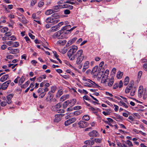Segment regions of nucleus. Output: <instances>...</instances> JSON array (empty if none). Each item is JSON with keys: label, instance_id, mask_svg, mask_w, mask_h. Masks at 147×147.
Returning <instances> with one entry per match:
<instances>
[{"label": "nucleus", "instance_id": "f257e3e1", "mask_svg": "<svg viewBox=\"0 0 147 147\" xmlns=\"http://www.w3.org/2000/svg\"><path fill=\"white\" fill-rule=\"evenodd\" d=\"M59 17L57 13H55L53 14L51 17L47 18L45 21L48 24L51 23L55 24L59 21L60 20L58 19Z\"/></svg>", "mask_w": 147, "mask_h": 147}, {"label": "nucleus", "instance_id": "f03ea898", "mask_svg": "<svg viewBox=\"0 0 147 147\" xmlns=\"http://www.w3.org/2000/svg\"><path fill=\"white\" fill-rule=\"evenodd\" d=\"M78 49V47L75 45H72L70 47V49L67 52V56L70 59L73 60L75 59V55H73Z\"/></svg>", "mask_w": 147, "mask_h": 147}, {"label": "nucleus", "instance_id": "7ed1b4c3", "mask_svg": "<svg viewBox=\"0 0 147 147\" xmlns=\"http://www.w3.org/2000/svg\"><path fill=\"white\" fill-rule=\"evenodd\" d=\"M75 57H77L76 63L77 64H80L83 61L84 58V55L83 54V51L82 49L79 50L75 55Z\"/></svg>", "mask_w": 147, "mask_h": 147}, {"label": "nucleus", "instance_id": "20e7f679", "mask_svg": "<svg viewBox=\"0 0 147 147\" xmlns=\"http://www.w3.org/2000/svg\"><path fill=\"white\" fill-rule=\"evenodd\" d=\"M61 30L56 32L53 35V37L54 38H57L58 39H62L64 37L63 35L64 33L63 32L61 33Z\"/></svg>", "mask_w": 147, "mask_h": 147}, {"label": "nucleus", "instance_id": "39448f33", "mask_svg": "<svg viewBox=\"0 0 147 147\" xmlns=\"http://www.w3.org/2000/svg\"><path fill=\"white\" fill-rule=\"evenodd\" d=\"M67 5L64 4L62 5H58L53 6L52 8L54 12H57L60 9L64 8L67 7Z\"/></svg>", "mask_w": 147, "mask_h": 147}, {"label": "nucleus", "instance_id": "423d86ee", "mask_svg": "<svg viewBox=\"0 0 147 147\" xmlns=\"http://www.w3.org/2000/svg\"><path fill=\"white\" fill-rule=\"evenodd\" d=\"M86 80L88 82L90 83V84H89L88 82L86 83H85L84 84H85L84 85L85 86H88L89 87H92V86H94L95 87H98L99 86L97 84L94 82H93L90 80L88 79Z\"/></svg>", "mask_w": 147, "mask_h": 147}, {"label": "nucleus", "instance_id": "0eeeda50", "mask_svg": "<svg viewBox=\"0 0 147 147\" xmlns=\"http://www.w3.org/2000/svg\"><path fill=\"white\" fill-rule=\"evenodd\" d=\"M109 71L107 69L105 71V72L102 76V81L103 82V83H105L107 82L106 79L107 78V76L109 74Z\"/></svg>", "mask_w": 147, "mask_h": 147}, {"label": "nucleus", "instance_id": "6e6552de", "mask_svg": "<svg viewBox=\"0 0 147 147\" xmlns=\"http://www.w3.org/2000/svg\"><path fill=\"white\" fill-rule=\"evenodd\" d=\"M88 135L90 137H98L99 134L98 132L95 130H93L90 132Z\"/></svg>", "mask_w": 147, "mask_h": 147}, {"label": "nucleus", "instance_id": "1a4fd4ad", "mask_svg": "<svg viewBox=\"0 0 147 147\" xmlns=\"http://www.w3.org/2000/svg\"><path fill=\"white\" fill-rule=\"evenodd\" d=\"M78 125L79 127L84 128L88 126V123L86 122L82 121L78 123Z\"/></svg>", "mask_w": 147, "mask_h": 147}, {"label": "nucleus", "instance_id": "9d476101", "mask_svg": "<svg viewBox=\"0 0 147 147\" xmlns=\"http://www.w3.org/2000/svg\"><path fill=\"white\" fill-rule=\"evenodd\" d=\"M63 116V114H59L56 115H55V118L54 119V121L55 122H59L60 121L61 117Z\"/></svg>", "mask_w": 147, "mask_h": 147}, {"label": "nucleus", "instance_id": "9b49d317", "mask_svg": "<svg viewBox=\"0 0 147 147\" xmlns=\"http://www.w3.org/2000/svg\"><path fill=\"white\" fill-rule=\"evenodd\" d=\"M71 26L70 25H68L63 27L61 29L62 31L66 30V32H64V34L69 33L70 32V29Z\"/></svg>", "mask_w": 147, "mask_h": 147}, {"label": "nucleus", "instance_id": "f8f14e48", "mask_svg": "<svg viewBox=\"0 0 147 147\" xmlns=\"http://www.w3.org/2000/svg\"><path fill=\"white\" fill-rule=\"evenodd\" d=\"M13 94H11L6 96L7 102L8 104H11L12 101L11 99L13 97Z\"/></svg>", "mask_w": 147, "mask_h": 147}, {"label": "nucleus", "instance_id": "ddd939ff", "mask_svg": "<svg viewBox=\"0 0 147 147\" xmlns=\"http://www.w3.org/2000/svg\"><path fill=\"white\" fill-rule=\"evenodd\" d=\"M90 65V62L88 61H86L85 62L83 66V68L82 69L83 72H84L86 69L89 68Z\"/></svg>", "mask_w": 147, "mask_h": 147}, {"label": "nucleus", "instance_id": "4468645a", "mask_svg": "<svg viewBox=\"0 0 147 147\" xmlns=\"http://www.w3.org/2000/svg\"><path fill=\"white\" fill-rule=\"evenodd\" d=\"M20 16V17L18 18L19 20L23 24L27 23V20L24 15H21Z\"/></svg>", "mask_w": 147, "mask_h": 147}, {"label": "nucleus", "instance_id": "2eb2a0df", "mask_svg": "<svg viewBox=\"0 0 147 147\" xmlns=\"http://www.w3.org/2000/svg\"><path fill=\"white\" fill-rule=\"evenodd\" d=\"M11 81L10 80H8L4 82L2 84H1L2 90H4L6 89L8 86L9 84L10 83Z\"/></svg>", "mask_w": 147, "mask_h": 147}, {"label": "nucleus", "instance_id": "dca6fc26", "mask_svg": "<svg viewBox=\"0 0 147 147\" xmlns=\"http://www.w3.org/2000/svg\"><path fill=\"white\" fill-rule=\"evenodd\" d=\"M59 28L57 25L53 26L50 29V30H48L47 33H50L51 32H54L59 30Z\"/></svg>", "mask_w": 147, "mask_h": 147}, {"label": "nucleus", "instance_id": "f3484780", "mask_svg": "<svg viewBox=\"0 0 147 147\" xmlns=\"http://www.w3.org/2000/svg\"><path fill=\"white\" fill-rule=\"evenodd\" d=\"M143 93V87L142 86H139L138 90V95L140 97H142Z\"/></svg>", "mask_w": 147, "mask_h": 147}, {"label": "nucleus", "instance_id": "a211bd4d", "mask_svg": "<svg viewBox=\"0 0 147 147\" xmlns=\"http://www.w3.org/2000/svg\"><path fill=\"white\" fill-rule=\"evenodd\" d=\"M119 104L121 106H122L125 108H127L128 107V106H129V103H127V104H126L122 101H120L119 102Z\"/></svg>", "mask_w": 147, "mask_h": 147}, {"label": "nucleus", "instance_id": "6ab92c4d", "mask_svg": "<svg viewBox=\"0 0 147 147\" xmlns=\"http://www.w3.org/2000/svg\"><path fill=\"white\" fill-rule=\"evenodd\" d=\"M114 119L116 121H118L123 120V117L119 115H117Z\"/></svg>", "mask_w": 147, "mask_h": 147}, {"label": "nucleus", "instance_id": "aec40b11", "mask_svg": "<svg viewBox=\"0 0 147 147\" xmlns=\"http://www.w3.org/2000/svg\"><path fill=\"white\" fill-rule=\"evenodd\" d=\"M44 92H42L39 95V97L41 98H43L46 94V92H47L49 90L48 88H44L43 89Z\"/></svg>", "mask_w": 147, "mask_h": 147}, {"label": "nucleus", "instance_id": "412c9836", "mask_svg": "<svg viewBox=\"0 0 147 147\" xmlns=\"http://www.w3.org/2000/svg\"><path fill=\"white\" fill-rule=\"evenodd\" d=\"M77 38H76L74 37L73 39L70 40L68 42L66 45L67 46H69L70 45L74 43V42L77 40Z\"/></svg>", "mask_w": 147, "mask_h": 147}, {"label": "nucleus", "instance_id": "4be33fe9", "mask_svg": "<svg viewBox=\"0 0 147 147\" xmlns=\"http://www.w3.org/2000/svg\"><path fill=\"white\" fill-rule=\"evenodd\" d=\"M69 94H66L62 96L60 98V100L61 101L63 102L65 100L69 98Z\"/></svg>", "mask_w": 147, "mask_h": 147}, {"label": "nucleus", "instance_id": "5701e85b", "mask_svg": "<svg viewBox=\"0 0 147 147\" xmlns=\"http://www.w3.org/2000/svg\"><path fill=\"white\" fill-rule=\"evenodd\" d=\"M9 77L8 74H6L3 75L1 78L0 81L3 82L6 80Z\"/></svg>", "mask_w": 147, "mask_h": 147}, {"label": "nucleus", "instance_id": "b1692460", "mask_svg": "<svg viewBox=\"0 0 147 147\" xmlns=\"http://www.w3.org/2000/svg\"><path fill=\"white\" fill-rule=\"evenodd\" d=\"M114 82V79L113 78H111L109 80V82L108 83L107 85L109 86H111L113 85Z\"/></svg>", "mask_w": 147, "mask_h": 147}, {"label": "nucleus", "instance_id": "393cba45", "mask_svg": "<svg viewBox=\"0 0 147 147\" xmlns=\"http://www.w3.org/2000/svg\"><path fill=\"white\" fill-rule=\"evenodd\" d=\"M66 42V41L65 40H59L57 42V44L58 45H64Z\"/></svg>", "mask_w": 147, "mask_h": 147}, {"label": "nucleus", "instance_id": "a878e982", "mask_svg": "<svg viewBox=\"0 0 147 147\" xmlns=\"http://www.w3.org/2000/svg\"><path fill=\"white\" fill-rule=\"evenodd\" d=\"M54 13L52 9L47 10L45 13V14L47 15H50L52 13Z\"/></svg>", "mask_w": 147, "mask_h": 147}, {"label": "nucleus", "instance_id": "bb28decb", "mask_svg": "<svg viewBox=\"0 0 147 147\" xmlns=\"http://www.w3.org/2000/svg\"><path fill=\"white\" fill-rule=\"evenodd\" d=\"M85 143L89 145H92L94 144V142L93 140H89L85 141Z\"/></svg>", "mask_w": 147, "mask_h": 147}, {"label": "nucleus", "instance_id": "cd10ccee", "mask_svg": "<svg viewBox=\"0 0 147 147\" xmlns=\"http://www.w3.org/2000/svg\"><path fill=\"white\" fill-rule=\"evenodd\" d=\"M19 52V50L17 49H12L11 51H9L10 53L14 54Z\"/></svg>", "mask_w": 147, "mask_h": 147}, {"label": "nucleus", "instance_id": "c85d7f7f", "mask_svg": "<svg viewBox=\"0 0 147 147\" xmlns=\"http://www.w3.org/2000/svg\"><path fill=\"white\" fill-rule=\"evenodd\" d=\"M90 119L89 116L87 115H84L82 118V119L83 120L86 121H88Z\"/></svg>", "mask_w": 147, "mask_h": 147}, {"label": "nucleus", "instance_id": "c756f323", "mask_svg": "<svg viewBox=\"0 0 147 147\" xmlns=\"http://www.w3.org/2000/svg\"><path fill=\"white\" fill-rule=\"evenodd\" d=\"M123 74V72H121L120 71H119L117 75V77L118 79L121 78Z\"/></svg>", "mask_w": 147, "mask_h": 147}, {"label": "nucleus", "instance_id": "7c9ffc66", "mask_svg": "<svg viewBox=\"0 0 147 147\" xmlns=\"http://www.w3.org/2000/svg\"><path fill=\"white\" fill-rule=\"evenodd\" d=\"M25 80V78L24 76H22L19 80L18 84L21 85L24 82Z\"/></svg>", "mask_w": 147, "mask_h": 147}, {"label": "nucleus", "instance_id": "2f4dec72", "mask_svg": "<svg viewBox=\"0 0 147 147\" xmlns=\"http://www.w3.org/2000/svg\"><path fill=\"white\" fill-rule=\"evenodd\" d=\"M69 100H67L65 101L63 104V107L65 109L67 107L69 104Z\"/></svg>", "mask_w": 147, "mask_h": 147}, {"label": "nucleus", "instance_id": "473e14b6", "mask_svg": "<svg viewBox=\"0 0 147 147\" xmlns=\"http://www.w3.org/2000/svg\"><path fill=\"white\" fill-rule=\"evenodd\" d=\"M129 81V78L128 76L126 77L124 79V85L126 86L128 84Z\"/></svg>", "mask_w": 147, "mask_h": 147}, {"label": "nucleus", "instance_id": "72a5a7b5", "mask_svg": "<svg viewBox=\"0 0 147 147\" xmlns=\"http://www.w3.org/2000/svg\"><path fill=\"white\" fill-rule=\"evenodd\" d=\"M76 99H73L70 101H69V104H70L71 106H73L76 103Z\"/></svg>", "mask_w": 147, "mask_h": 147}, {"label": "nucleus", "instance_id": "f704fd0d", "mask_svg": "<svg viewBox=\"0 0 147 147\" xmlns=\"http://www.w3.org/2000/svg\"><path fill=\"white\" fill-rule=\"evenodd\" d=\"M8 30V28L7 27H5L2 28L0 30V31L1 32L5 33Z\"/></svg>", "mask_w": 147, "mask_h": 147}, {"label": "nucleus", "instance_id": "c9c22d12", "mask_svg": "<svg viewBox=\"0 0 147 147\" xmlns=\"http://www.w3.org/2000/svg\"><path fill=\"white\" fill-rule=\"evenodd\" d=\"M82 113V111H76L74 112L72 114L74 115L77 116L79 115Z\"/></svg>", "mask_w": 147, "mask_h": 147}, {"label": "nucleus", "instance_id": "e433bc0d", "mask_svg": "<svg viewBox=\"0 0 147 147\" xmlns=\"http://www.w3.org/2000/svg\"><path fill=\"white\" fill-rule=\"evenodd\" d=\"M132 88H131V87L128 86L125 89V93L126 94L129 93L130 92V90H131Z\"/></svg>", "mask_w": 147, "mask_h": 147}, {"label": "nucleus", "instance_id": "4c0bfd02", "mask_svg": "<svg viewBox=\"0 0 147 147\" xmlns=\"http://www.w3.org/2000/svg\"><path fill=\"white\" fill-rule=\"evenodd\" d=\"M142 72L141 71H139L138 73V80L140 81L142 75Z\"/></svg>", "mask_w": 147, "mask_h": 147}, {"label": "nucleus", "instance_id": "58836bf2", "mask_svg": "<svg viewBox=\"0 0 147 147\" xmlns=\"http://www.w3.org/2000/svg\"><path fill=\"white\" fill-rule=\"evenodd\" d=\"M125 143L128 145L129 147H132L133 146L132 142L129 140H127Z\"/></svg>", "mask_w": 147, "mask_h": 147}, {"label": "nucleus", "instance_id": "ea45409f", "mask_svg": "<svg viewBox=\"0 0 147 147\" xmlns=\"http://www.w3.org/2000/svg\"><path fill=\"white\" fill-rule=\"evenodd\" d=\"M78 91L81 93H85L86 94L88 93V92L86 90L84 89L81 90L79 89L78 90Z\"/></svg>", "mask_w": 147, "mask_h": 147}, {"label": "nucleus", "instance_id": "a19ab883", "mask_svg": "<svg viewBox=\"0 0 147 147\" xmlns=\"http://www.w3.org/2000/svg\"><path fill=\"white\" fill-rule=\"evenodd\" d=\"M16 40V38L15 36L13 35L10 37H9L7 38V40Z\"/></svg>", "mask_w": 147, "mask_h": 147}, {"label": "nucleus", "instance_id": "79ce46f5", "mask_svg": "<svg viewBox=\"0 0 147 147\" xmlns=\"http://www.w3.org/2000/svg\"><path fill=\"white\" fill-rule=\"evenodd\" d=\"M98 68V66H95L92 69V72L93 73H95L97 71Z\"/></svg>", "mask_w": 147, "mask_h": 147}, {"label": "nucleus", "instance_id": "37998d69", "mask_svg": "<svg viewBox=\"0 0 147 147\" xmlns=\"http://www.w3.org/2000/svg\"><path fill=\"white\" fill-rule=\"evenodd\" d=\"M57 88L55 86H52L51 88V92H52L54 93L55 92Z\"/></svg>", "mask_w": 147, "mask_h": 147}, {"label": "nucleus", "instance_id": "c03bdc74", "mask_svg": "<svg viewBox=\"0 0 147 147\" xmlns=\"http://www.w3.org/2000/svg\"><path fill=\"white\" fill-rule=\"evenodd\" d=\"M71 123H72L76 121V119L75 117H73L69 119Z\"/></svg>", "mask_w": 147, "mask_h": 147}, {"label": "nucleus", "instance_id": "a18cd8bd", "mask_svg": "<svg viewBox=\"0 0 147 147\" xmlns=\"http://www.w3.org/2000/svg\"><path fill=\"white\" fill-rule=\"evenodd\" d=\"M63 92L62 90H59L58 91L57 96H58V95L59 96H60L63 94Z\"/></svg>", "mask_w": 147, "mask_h": 147}, {"label": "nucleus", "instance_id": "49530a36", "mask_svg": "<svg viewBox=\"0 0 147 147\" xmlns=\"http://www.w3.org/2000/svg\"><path fill=\"white\" fill-rule=\"evenodd\" d=\"M54 107L56 109V110H57L56 109H59L61 107V104L60 103H59L57 105H55Z\"/></svg>", "mask_w": 147, "mask_h": 147}, {"label": "nucleus", "instance_id": "de8ad7c7", "mask_svg": "<svg viewBox=\"0 0 147 147\" xmlns=\"http://www.w3.org/2000/svg\"><path fill=\"white\" fill-rule=\"evenodd\" d=\"M13 44V47H17L19 45V43L17 42H15Z\"/></svg>", "mask_w": 147, "mask_h": 147}, {"label": "nucleus", "instance_id": "09e8293b", "mask_svg": "<svg viewBox=\"0 0 147 147\" xmlns=\"http://www.w3.org/2000/svg\"><path fill=\"white\" fill-rule=\"evenodd\" d=\"M7 101H5L1 102L0 103L2 107H4L7 105Z\"/></svg>", "mask_w": 147, "mask_h": 147}, {"label": "nucleus", "instance_id": "8fccbe9b", "mask_svg": "<svg viewBox=\"0 0 147 147\" xmlns=\"http://www.w3.org/2000/svg\"><path fill=\"white\" fill-rule=\"evenodd\" d=\"M102 139L101 138H96L95 141L97 143H100L101 142Z\"/></svg>", "mask_w": 147, "mask_h": 147}, {"label": "nucleus", "instance_id": "3c124183", "mask_svg": "<svg viewBox=\"0 0 147 147\" xmlns=\"http://www.w3.org/2000/svg\"><path fill=\"white\" fill-rule=\"evenodd\" d=\"M71 123L70 122V121L69 119L65 121V126H67Z\"/></svg>", "mask_w": 147, "mask_h": 147}, {"label": "nucleus", "instance_id": "603ef678", "mask_svg": "<svg viewBox=\"0 0 147 147\" xmlns=\"http://www.w3.org/2000/svg\"><path fill=\"white\" fill-rule=\"evenodd\" d=\"M44 92L43 89L42 88H39L37 90V92L38 93H41L43 92Z\"/></svg>", "mask_w": 147, "mask_h": 147}, {"label": "nucleus", "instance_id": "864d4df0", "mask_svg": "<svg viewBox=\"0 0 147 147\" xmlns=\"http://www.w3.org/2000/svg\"><path fill=\"white\" fill-rule=\"evenodd\" d=\"M11 33L10 32H8L5 34V35L6 36H10L11 35Z\"/></svg>", "mask_w": 147, "mask_h": 147}, {"label": "nucleus", "instance_id": "5fc2aeb1", "mask_svg": "<svg viewBox=\"0 0 147 147\" xmlns=\"http://www.w3.org/2000/svg\"><path fill=\"white\" fill-rule=\"evenodd\" d=\"M83 99H84V101L85 100H89L90 99L89 98V97L87 96V95H85L83 97Z\"/></svg>", "mask_w": 147, "mask_h": 147}, {"label": "nucleus", "instance_id": "6e6d98bb", "mask_svg": "<svg viewBox=\"0 0 147 147\" xmlns=\"http://www.w3.org/2000/svg\"><path fill=\"white\" fill-rule=\"evenodd\" d=\"M65 2H64L63 0H60L57 2V3L58 4V5H60L61 4H63V3H65Z\"/></svg>", "mask_w": 147, "mask_h": 147}, {"label": "nucleus", "instance_id": "4d7b16f0", "mask_svg": "<svg viewBox=\"0 0 147 147\" xmlns=\"http://www.w3.org/2000/svg\"><path fill=\"white\" fill-rule=\"evenodd\" d=\"M37 0H32L31 2L30 5L32 6L34 5L36 3Z\"/></svg>", "mask_w": 147, "mask_h": 147}, {"label": "nucleus", "instance_id": "13d9d810", "mask_svg": "<svg viewBox=\"0 0 147 147\" xmlns=\"http://www.w3.org/2000/svg\"><path fill=\"white\" fill-rule=\"evenodd\" d=\"M44 4V3L43 2H40L38 3V6L40 7H42Z\"/></svg>", "mask_w": 147, "mask_h": 147}, {"label": "nucleus", "instance_id": "bf43d9fd", "mask_svg": "<svg viewBox=\"0 0 147 147\" xmlns=\"http://www.w3.org/2000/svg\"><path fill=\"white\" fill-rule=\"evenodd\" d=\"M134 84V82L133 81H131L128 86L131 87V88H132V86Z\"/></svg>", "mask_w": 147, "mask_h": 147}, {"label": "nucleus", "instance_id": "052dcab7", "mask_svg": "<svg viewBox=\"0 0 147 147\" xmlns=\"http://www.w3.org/2000/svg\"><path fill=\"white\" fill-rule=\"evenodd\" d=\"M66 72L67 73L70 74L71 75H72V76H74L75 75V74L73 72H72L69 70H67Z\"/></svg>", "mask_w": 147, "mask_h": 147}, {"label": "nucleus", "instance_id": "680f3d73", "mask_svg": "<svg viewBox=\"0 0 147 147\" xmlns=\"http://www.w3.org/2000/svg\"><path fill=\"white\" fill-rule=\"evenodd\" d=\"M70 12V11L68 9H66L64 11V13L65 14H69Z\"/></svg>", "mask_w": 147, "mask_h": 147}, {"label": "nucleus", "instance_id": "e2e57ef3", "mask_svg": "<svg viewBox=\"0 0 147 147\" xmlns=\"http://www.w3.org/2000/svg\"><path fill=\"white\" fill-rule=\"evenodd\" d=\"M64 23L63 22H61L59 23L57 25L58 28H59L60 27L62 26L63 24Z\"/></svg>", "mask_w": 147, "mask_h": 147}, {"label": "nucleus", "instance_id": "0e129e2a", "mask_svg": "<svg viewBox=\"0 0 147 147\" xmlns=\"http://www.w3.org/2000/svg\"><path fill=\"white\" fill-rule=\"evenodd\" d=\"M28 35L32 39H34L35 38V36L33 35L31 33H29L28 34Z\"/></svg>", "mask_w": 147, "mask_h": 147}, {"label": "nucleus", "instance_id": "69168bd1", "mask_svg": "<svg viewBox=\"0 0 147 147\" xmlns=\"http://www.w3.org/2000/svg\"><path fill=\"white\" fill-rule=\"evenodd\" d=\"M118 87V84L117 83H115L113 86V89H117Z\"/></svg>", "mask_w": 147, "mask_h": 147}, {"label": "nucleus", "instance_id": "338daca9", "mask_svg": "<svg viewBox=\"0 0 147 147\" xmlns=\"http://www.w3.org/2000/svg\"><path fill=\"white\" fill-rule=\"evenodd\" d=\"M144 69L146 71L147 70V63H145L143 65Z\"/></svg>", "mask_w": 147, "mask_h": 147}, {"label": "nucleus", "instance_id": "774afa93", "mask_svg": "<svg viewBox=\"0 0 147 147\" xmlns=\"http://www.w3.org/2000/svg\"><path fill=\"white\" fill-rule=\"evenodd\" d=\"M7 47V45H2L1 47V48L2 50H4L6 49Z\"/></svg>", "mask_w": 147, "mask_h": 147}]
</instances>
